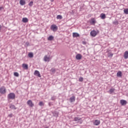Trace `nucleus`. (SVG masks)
Segmentation results:
<instances>
[{
	"instance_id": "obj_22",
	"label": "nucleus",
	"mask_w": 128,
	"mask_h": 128,
	"mask_svg": "<svg viewBox=\"0 0 128 128\" xmlns=\"http://www.w3.org/2000/svg\"><path fill=\"white\" fill-rule=\"evenodd\" d=\"M10 108H12V110H16V106L14 104H11L10 106Z\"/></svg>"
},
{
	"instance_id": "obj_40",
	"label": "nucleus",
	"mask_w": 128,
	"mask_h": 128,
	"mask_svg": "<svg viewBox=\"0 0 128 128\" xmlns=\"http://www.w3.org/2000/svg\"><path fill=\"white\" fill-rule=\"evenodd\" d=\"M4 10V7L2 6L0 7V10Z\"/></svg>"
},
{
	"instance_id": "obj_42",
	"label": "nucleus",
	"mask_w": 128,
	"mask_h": 128,
	"mask_svg": "<svg viewBox=\"0 0 128 128\" xmlns=\"http://www.w3.org/2000/svg\"><path fill=\"white\" fill-rule=\"evenodd\" d=\"M82 121L80 122V124H82Z\"/></svg>"
},
{
	"instance_id": "obj_1",
	"label": "nucleus",
	"mask_w": 128,
	"mask_h": 128,
	"mask_svg": "<svg viewBox=\"0 0 128 128\" xmlns=\"http://www.w3.org/2000/svg\"><path fill=\"white\" fill-rule=\"evenodd\" d=\"M8 100H14L16 98V94L14 92L9 94L8 96Z\"/></svg>"
},
{
	"instance_id": "obj_13",
	"label": "nucleus",
	"mask_w": 128,
	"mask_h": 128,
	"mask_svg": "<svg viewBox=\"0 0 128 128\" xmlns=\"http://www.w3.org/2000/svg\"><path fill=\"white\" fill-rule=\"evenodd\" d=\"M22 66L24 68H25V70L28 69V64H23Z\"/></svg>"
},
{
	"instance_id": "obj_12",
	"label": "nucleus",
	"mask_w": 128,
	"mask_h": 128,
	"mask_svg": "<svg viewBox=\"0 0 128 128\" xmlns=\"http://www.w3.org/2000/svg\"><path fill=\"white\" fill-rule=\"evenodd\" d=\"M116 76L118 78H122V72L121 71H118L117 72Z\"/></svg>"
},
{
	"instance_id": "obj_28",
	"label": "nucleus",
	"mask_w": 128,
	"mask_h": 128,
	"mask_svg": "<svg viewBox=\"0 0 128 128\" xmlns=\"http://www.w3.org/2000/svg\"><path fill=\"white\" fill-rule=\"evenodd\" d=\"M91 24H96V20H94V18H92L90 21Z\"/></svg>"
},
{
	"instance_id": "obj_5",
	"label": "nucleus",
	"mask_w": 128,
	"mask_h": 128,
	"mask_svg": "<svg viewBox=\"0 0 128 128\" xmlns=\"http://www.w3.org/2000/svg\"><path fill=\"white\" fill-rule=\"evenodd\" d=\"M34 75L36 76H38V78H42V76H40V74L38 70H36L34 72Z\"/></svg>"
},
{
	"instance_id": "obj_25",
	"label": "nucleus",
	"mask_w": 128,
	"mask_h": 128,
	"mask_svg": "<svg viewBox=\"0 0 128 128\" xmlns=\"http://www.w3.org/2000/svg\"><path fill=\"white\" fill-rule=\"evenodd\" d=\"M56 18L57 20H62V16L61 15H58L56 16Z\"/></svg>"
},
{
	"instance_id": "obj_6",
	"label": "nucleus",
	"mask_w": 128,
	"mask_h": 128,
	"mask_svg": "<svg viewBox=\"0 0 128 128\" xmlns=\"http://www.w3.org/2000/svg\"><path fill=\"white\" fill-rule=\"evenodd\" d=\"M82 54H77L76 56V58L78 60H82Z\"/></svg>"
},
{
	"instance_id": "obj_15",
	"label": "nucleus",
	"mask_w": 128,
	"mask_h": 128,
	"mask_svg": "<svg viewBox=\"0 0 128 128\" xmlns=\"http://www.w3.org/2000/svg\"><path fill=\"white\" fill-rule=\"evenodd\" d=\"M20 4L21 6H24V4H26V1L24 0H20Z\"/></svg>"
},
{
	"instance_id": "obj_8",
	"label": "nucleus",
	"mask_w": 128,
	"mask_h": 128,
	"mask_svg": "<svg viewBox=\"0 0 128 128\" xmlns=\"http://www.w3.org/2000/svg\"><path fill=\"white\" fill-rule=\"evenodd\" d=\"M96 34H97L96 31L94 30H93L90 32V36H96Z\"/></svg>"
},
{
	"instance_id": "obj_2",
	"label": "nucleus",
	"mask_w": 128,
	"mask_h": 128,
	"mask_svg": "<svg viewBox=\"0 0 128 128\" xmlns=\"http://www.w3.org/2000/svg\"><path fill=\"white\" fill-rule=\"evenodd\" d=\"M6 92V87L2 86L0 88V94H4Z\"/></svg>"
},
{
	"instance_id": "obj_41",
	"label": "nucleus",
	"mask_w": 128,
	"mask_h": 128,
	"mask_svg": "<svg viewBox=\"0 0 128 128\" xmlns=\"http://www.w3.org/2000/svg\"><path fill=\"white\" fill-rule=\"evenodd\" d=\"M2 30V26L0 25V31Z\"/></svg>"
},
{
	"instance_id": "obj_20",
	"label": "nucleus",
	"mask_w": 128,
	"mask_h": 128,
	"mask_svg": "<svg viewBox=\"0 0 128 128\" xmlns=\"http://www.w3.org/2000/svg\"><path fill=\"white\" fill-rule=\"evenodd\" d=\"M82 120V118H80L78 117H75L74 118V122H78V120Z\"/></svg>"
},
{
	"instance_id": "obj_29",
	"label": "nucleus",
	"mask_w": 128,
	"mask_h": 128,
	"mask_svg": "<svg viewBox=\"0 0 128 128\" xmlns=\"http://www.w3.org/2000/svg\"><path fill=\"white\" fill-rule=\"evenodd\" d=\"M113 24H115L116 26H118V22L116 20V21L113 22Z\"/></svg>"
},
{
	"instance_id": "obj_35",
	"label": "nucleus",
	"mask_w": 128,
	"mask_h": 128,
	"mask_svg": "<svg viewBox=\"0 0 128 128\" xmlns=\"http://www.w3.org/2000/svg\"><path fill=\"white\" fill-rule=\"evenodd\" d=\"M82 44L86 45V42L82 41Z\"/></svg>"
},
{
	"instance_id": "obj_9",
	"label": "nucleus",
	"mask_w": 128,
	"mask_h": 128,
	"mask_svg": "<svg viewBox=\"0 0 128 128\" xmlns=\"http://www.w3.org/2000/svg\"><path fill=\"white\" fill-rule=\"evenodd\" d=\"M100 124V121L99 120H95L94 122V126H98Z\"/></svg>"
},
{
	"instance_id": "obj_30",
	"label": "nucleus",
	"mask_w": 128,
	"mask_h": 128,
	"mask_svg": "<svg viewBox=\"0 0 128 128\" xmlns=\"http://www.w3.org/2000/svg\"><path fill=\"white\" fill-rule=\"evenodd\" d=\"M124 14H128V8H126L124 10Z\"/></svg>"
},
{
	"instance_id": "obj_17",
	"label": "nucleus",
	"mask_w": 128,
	"mask_h": 128,
	"mask_svg": "<svg viewBox=\"0 0 128 128\" xmlns=\"http://www.w3.org/2000/svg\"><path fill=\"white\" fill-rule=\"evenodd\" d=\"M100 16L102 20H104L106 18V14L102 13L100 14Z\"/></svg>"
},
{
	"instance_id": "obj_4",
	"label": "nucleus",
	"mask_w": 128,
	"mask_h": 128,
	"mask_svg": "<svg viewBox=\"0 0 128 128\" xmlns=\"http://www.w3.org/2000/svg\"><path fill=\"white\" fill-rule=\"evenodd\" d=\"M27 104H28V106H30V108H32L34 104V103H32V100H28L27 102Z\"/></svg>"
},
{
	"instance_id": "obj_37",
	"label": "nucleus",
	"mask_w": 128,
	"mask_h": 128,
	"mask_svg": "<svg viewBox=\"0 0 128 128\" xmlns=\"http://www.w3.org/2000/svg\"><path fill=\"white\" fill-rule=\"evenodd\" d=\"M48 106H52V104L51 102H50L48 103Z\"/></svg>"
},
{
	"instance_id": "obj_33",
	"label": "nucleus",
	"mask_w": 128,
	"mask_h": 128,
	"mask_svg": "<svg viewBox=\"0 0 128 128\" xmlns=\"http://www.w3.org/2000/svg\"><path fill=\"white\" fill-rule=\"evenodd\" d=\"M78 80L79 82H84V78L82 77H80Z\"/></svg>"
},
{
	"instance_id": "obj_16",
	"label": "nucleus",
	"mask_w": 128,
	"mask_h": 128,
	"mask_svg": "<svg viewBox=\"0 0 128 128\" xmlns=\"http://www.w3.org/2000/svg\"><path fill=\"white\" fill-rule=\"evenodd\" d=\"M44 62H49L50 61V57H48L47 56H45L44 57Z\"/></svg>"
},
{
	"instance_id": "obj_21",
	"label": "nucleus",
	"mask_w": 128,
	"mask_h": 128,
	"mask_svg": "<svg viewBox=\"0 0 128 128\" xmlns=\"http://www.w3.org/2000/svg\"><path fill=\"white\" fill-rule=\"evenodd\" d=\"M114 92V88H110V90L108 91V92L109 94H112V92Z\"/></svg>"
},
{
	"instance_id": "obj_31",
	"label": "nucleus",
	"mask_w": 128,
	"mask_h": 128,
	"mask_svg": "<svg viewBox=\"0 0 128 128\" xmlns=\"http://www.w3.org/2000/svg\"><path fill=\"white\" fill-rule=\"evenodd\" d=\"M14 76H20V74H18V72H14Z\"/></svg>"
},
{
	"instance_id": "obj_18",
	"label": "nucleus",
	"mask_w": 128,
	"mask_h": 128,
	"mask_svg": "<svg viewBox=\"0 0 128 128\" xmlns=\"http://www.w3.org/2000/svg\"><path fill=\"white\" fill-rule=\"evenodd\" d=\"M22 22H28V19L26 18H22Z\"/></svg>"
},
{
	"instance_id": "obj_36",
	"label": "nucleus",
	"mask_w": 128,
	"mask_h": 128,
	"mask_svg": "<svg viewBox=\"0 0 128 128\" xmlns=\"http://www.w3.org/2000/svg\"><path fill=\"white\" fill-rule=\"evenodd\" d=\"M26 46H30V43L28 42H26Z\"/></svg>"
},
{
	"instance_id": "obj_19",
	"label": "nucleus",
	"mask_w": 128,
	"mask_h": 128,
	"mask_svg": "<svg viewBox=\"0 0 128 128\" xmlns=\"http://www.w3.org/2000/svg\"><path fill=\"white\" fill-rule=\"evenodd\" d=\"M28 56H29V58H34V53L32 52L28 53Z\"/></svg>"
},
{
	"instance_id": "obj_38",
	"label": "nucleus",
	"mask_w": 128,
	"mask_h": 128,
	"mask_svg": "<svg viewBox=\"0 0 128 128\" xmlns=\"http://www.w3.org/2000/svg\"><path fill=\"white\" fill-rule=\"evenodd\" d=\"M9 118H12V114H8Z\"/></svg>"
},
{
	"instance_id": "obj_14",
	"label": "nucleus",
	"mask_w": 128,
	"mask_h": 128,
	"mask_svg": "<svg viewBox=\"0 0 128 128\" xmlns=\"http://www.w3.org/2000/svg\"><path fill=\"white\" fill-rule=\"evenodd\" d=\"M80 36V34H78L77 32H74L73 33V38H78Z\"/></svg>"
},
{
	"instance_id": "obj_3",
	"label": "nucleus",
	"mask_w": 128,
	"mask_h": 128,
	"mask_svg": "<svg viewBox=\"0 0 128 128\" xmlns=\"http://www.w3.org/2000/svg\"><path fill=\"white\" fill-rule=\"evenodd\" d=\"M50 28L53 32H56L58 30V26L56 24H52Z\"/></svg>"
},
{
	"instance_id": "obj_24",
	"label": "nucleus",
	"mask_w": 128,
	"mask_h": 128,
	"mask_svg": "<svg viewBox=\"0 0 128 128\" xmlns=\"http://www.w3.org/2000/svg\"><path fill=\"white\" fill-rule=\"evenodd\" d=\"M50 72H52V74H56V68H52L50 70Z\"/></svg>"
},
{
	"instance_id": "obj_11",
	"label": "nucleus",
	"mask_w": 128,
	"mask_h": 128,
	"mask_svg": "<svg viewBox=\"0 0 128 128\" xmlns=\"http://www.w3.org/2000/svg\"><path fill=\"white\" fill-rule=\"evenodd\" d=\"M76 101V96H72L71 98H70V102H74Z\"/></svg>"
},
{
	"instance_id": "obj_34",
	"label": "nucleus",
	"mask_w": 128,
	"mask_h": 128,
	"mask_svg": "<svg viewBox=\"0 0 128 128\" xmlns=\"http://www.w3.org/2000/svg\"><path fill=\"white\" fill-rule=\"evenodd\" d=\"M51 100H56V96H52L51 98Z\"/></svg>"
},
{
	"instance_id": "obj_39",
	"label": "nucleus",
	"mask_w": 128,
	"mask_h": 128,
	"mask_svg": "<svg viewBox=\"0 0 128 128\" xmlns=\"http://www.w3.org/2000/svg\"><path fill=\"white\" fill-rule=\"evenodd\" d=\"M114 56L112 54H110L108 56Z\"/></svg>"
},
{
	"instance_id": "obj_10",
	"label": "nucleus",
	"mask_w": 128,
	"mask_h": 128,
	"mask_svg": "<svg viewBox=\"0 0 128 128\" xmlns=\"http://www.w3.org/2000/svg\"><path fill=\"white\" fill-rule=\"evenodd\" d=\"M124 58L125 60H128V51H126L124 54Z\"/></svg>"
},
{
	"instance_id": "obj_27",
	"label": "nucleus",
	"mask_w": 128,
	"mask_h": 128,
	"mask_svg": "<svg viewBox=\"0 0 128 128\" xmlns=\"http://www.w3.org/2000/svg\"><path fill=\"white\" fill-rule=\"evenodd\" d=\"M38 105L40 106H44V102H40L38 104Z\"/></svg>"
},
{
	"instance_id": "obj_32",
	"label": "nucleus",
	"mask_w": 128,
	"mask_h": 128,
	"mask_svg": "<svg viewBox=\"0 0 128 128\" xmlns=\"http://www.w3.org/2000/svg\"><path fill=\"white\" fill-rule=\"evenodd\" d=\"M34 4V2L31 1L29 4H28V6H33Z\"/></svg>"
},
{
	"instance_id": "obj_7",
	"label": "nucleus",
	"mask_w": 128,
	"mask_h": 128,
	"mask_svg": "<svg viewBox=\"0 0 128 128\" xmlns=\"http://www.w3.org/2000/svg\"><path fill=\"white\" fill-rule=\"evenodd\" d=\"M120 104H122V106H126V104H128V102L124 100H122L120 101Z\"/></svg>"
},
{
	"instance_id": "obj_23",
	"label": "nucleus",
	"mask_w": 128,
	"mask_h": 128,
	"mask_svg": "<svg viewBox=\"0 0 128 128\" xmlns=\"http://www.w3.org/2000/svg\"><path fill=\"white\" fill-rule=\"evenodd\" d=\"M52 114L54 116H56V118H58V113L56 112H52Z\"/></svg>"
},
{
	"instance_id": "obj_26",
	"label": "nucleus",
	"mask_w": 128,
	"mask_h": 128,
	"mask_svg": "<svg viewBox=\"0 0 128 128\" xmlns=\"http://www.w3.org/2000/svg\"><path fill=\"white\" fill-rule=\"evenodd\" d=\"M54 40V37L52 36H50L48 38V40Z\"/></svg>"
},
{
	"instance_id": "obj_43",
	"label": "nucleus",
	"mask_w": 128,
	"mask_h": 128,
	"mask_svg": "<svg viewBox=\"0 0 128 128\" xmlns=\"http://www.w3.org/2000/svg\"><path fill=\"white\" fill-rule=\"evenodd\" d=\"M51 2H54V0H51Z\"/></svg>"
}]
</instances>
